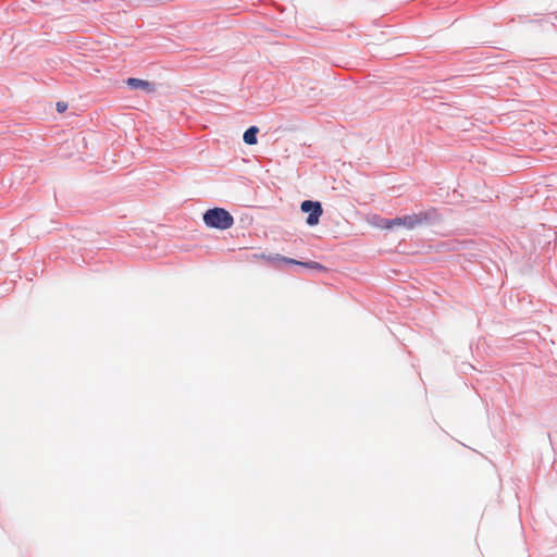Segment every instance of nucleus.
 Returning <instances> with one entry per match:
<instances>
[{
  "instance_id": "obj_1",
  "label": "nucleus",
  "mask_w": 557,
  "mask_h": 557,
  "mask_svg": "<svg viewBox=\"0 0 557 557\" xmlns=\"http://www.w3.org/2000/svg\"><path fill=\"white\" fill-rule=\"evenodd\" d=\"M202 221L207 227L219 231L228 230L234 224L233 215L221 207L207 209L202 214Z\"/></svg>"
},
{
  "instance_id": "obj_2",
  "label": "nucleus",
  "mask_w": 557,
  "mask_h": 557,
  "mask_svg": "<svg viewBox=\"0 0 557 557\" xmlns=\"http://www.w3.org/2000/svg\"><path fill=\"white\" fill-rule=\"evenodd\" d=\"M413 226H434L443 222V215L437 208L431 207L426 210H422L412 213Z\"/></svg>"
},
{
  "instance_id": "obj_3",
  "label": "nucleus",
  "mask_w": 557,
  "mask_h": 557,
  "mask_svg": "<svg viewBox=\"0 0 557 557\" xmlns=\"http://www.w3.org/2000/svg\"><path fill=\"white\" fill-rule=\"evenodd\" d=\"M301 212L307 214L306 224L308 226H315L320 223V218L323 214L322 203L318 200H304L300 203Z\"/></svg>"
},
{
  "instance_id": "obj_4",
  "label": "nucleus",
  "mask_w": 557,
  "mask_h": 557,
  "mask_svg": "<svg viewBox=\"0 0 557 557\" xmlns=\"http://www.w3.org/2000/svg\"><path fill=\"white\" fill-rule=\"evenodd\" d=\"M253 256L256 258L260 257V258L265 259L269 263L273 264L277 269H283L285 265L298 267L299 265V261H300V260H296L294 258L281 256L278 253H276V255H269V256H265L264 253H260V255L255 253Z\"/></svg>"
},
{
  "instance_id": "obj_5",
  "label": "nucleus",
  "mask_w": 557,
  "mask_h": 557,
  "mask_svg": "<svg viewBox=\"0 0 557 557\" xmlns=\"http://www.w3.org/2000/svg\"><path fill=\"white\" fill-rule=\"evenodd\" d=\"M125 84L132 90H144L146 94H153L157 90L154 83L137 77H128Z\"/></svg>"
},
{
  "instance_id": "obj_6",
  "label": "nucleus",
  "mask_w": 557,
  "mask_h": 557,
  "mask_svg": "<svg viewBox=\"0 0 557 557\" xmlns=\"http://www.w3.org/2000/svg\"><path fill=\"white\" fill-rule=\"evenodd\" d=\"M259 127L256 125L249 126L243 134V141L248 146H253L258 143Z\"/></svg>"
},
{
  "instance_id": "obj_7",
  "label": "nucleus",
  "mask_w": 557,
  "mask_h": 557,
  "mask_svg": "<svg viewBox=\"0 0 557 557\" xmlns=\"http://www.w3.org/2000/svg\"><path fill=\"white\" fill-rule=\"evenodd\" d=\"M394 221L395 222H393V223L396 224V226H404L407 230L414 228V226H413L414 222L412 220V214H405L401 216H396V218H394Z\"/></svg>"
},
{
  "instance_id": "obj_8",
  "label": "nucleus",
  "mask_w": 557,
  "mask_h": 557,
  "mask_svg": "<svg viewBox=\"0 0 557 557\" xmlns=\"http://www.w3.org/2000/svg\"><path fill=\"white\" fill-rule=\"evenodd\" d=\"M298 268L308 269V270H315L318 272H326L327 271L325 265H323L320 262L312 261V260L299 261Z\"/></svg>"
},
{
  "instance_id": "obj_9",
  "label": "nucleus",
  "mask_w": 557,
  "mask_h": 557,
  "mask_svg": "<svg viewBox=\"0 0 557 557\" xmlns=\"http://www.w3.org/2000/svg\"><path fill=\"white\" fill-rule=\"evenodd\" d=\"M393 222H395L394 218L393 219H382V223L380 224V226L385 230H393L396 226V224H394Z\"/></svg>"
},
{
  "instance_id": "obj_10",
  "label": "nucleus",
  "mask_w": 557,
  "mask_h": 557,
  "mask_svg": "<svg viewBox=\"0 0 557 557\" xmlns=\"http://www.w3.org/2000/svg\"><path fill=\"white\" fill-rule=\"evenodd\" d=\"M69 106L64 101H58L55 104V109L59 113H64L67 110Z\"/></svg>"
},
{
  "instance_id": "obj_11",
  "label": "nucleus",
  "mask_w": 557,
  "mask_h": 557,
  "mask_svg": "<svg viewBox=\"0 0 557 557\" xmlns=\"http://www.w3.org/2000/svg\"><path fill=\"white\" fill-rule=\"evenodd\" d=\"M140 4L146 7H154L159 3L158 0H138Z\"/></svg>"
}]
</instances>
